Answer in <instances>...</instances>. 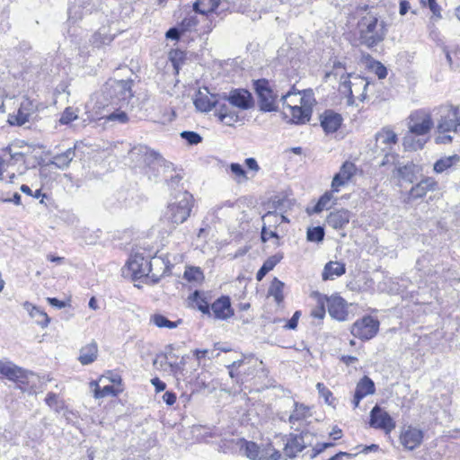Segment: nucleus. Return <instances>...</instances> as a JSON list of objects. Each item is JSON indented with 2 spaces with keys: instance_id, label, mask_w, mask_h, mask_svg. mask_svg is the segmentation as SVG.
Here are the masks:
<instances>
[{
  "instance_id": "obj_44",
  "label": "nucleus",
  "mask_w": 460,
  "mask_h": 460,
  "mask_svg": "<svg viewBox=\"0 0 460 460\" xmlns=\"http://www.w3.org/2000/svg\"><path fill=\"white\" fill-rule=\"evenodd\" d=\"M261 219L264 226L273 230H276L277 227L280 226L279 214L276 210L268 211L262 216Z\"/></svg>"
},
{
  "instance_id": "obj_49",
  "label": "nucleus",
  "mask_w": 460,
  "mask_h": 460,
  "mask_svg": "<svg viewBox=\"0 0 460 460\" xmlns=\"http://www.w3.org/2000/svg\"><path fill=\"white\" fill-rule=\"evenodd\" d=\"M181 137L184 139L189 145H198L202 141V137L194 131H182Z\"/></svg>"
},
{
  "instance_id": "obj_28",
  "label": "nucleus",
  "mask_w": 460,
  "mask_h": 460,
  "mask_svg": "<svg viewBox=\"0 0 460 460\" xmlns=\"http://www.w3.org/2000/svg\"><path fill=\"white\" fill-rule=\"evenodd\" d=\"M189 299L195 304V306L204 314L211 317L209 296L203 291L196 290L190 296Z\"/></svg>"
},
{
  "instance_id": "obj_31",
  "label": "nucleus",
  "mask_w": 460,
  "mask_h": 460,
  "mask_svg": "<svg viewBox=\"0 0 460 460\" xmlns=\"http://www.w3.org/2000/svg\"><path fill=\"white\" fill-rule=\"evenodd\" d=\"M346 272L345 264L339 261H329L325 264L322 277L323 279H332L334 277H340Z\"/></svg>"
},
{
  "instance_id": "obj_32",
  "label": "nucleus",
  "mask_w": 460,
  "mask_h": 460,
  "mask_svg": "<svg viewBox=\"0 0 460 460\" xmlns=\"http://www.w3.org/2000/svg\"><path fill=\"white\" fill-rule=\"evenodd\" d=\"M98 354V347L95 342H91L85 346H84L80 349L78 360L82 365H89L93 363Z\"/></svg>"
},
{
  "instance_id": "obj_48",
  "label": "nucleus",
  "mask_w": 460,
  "mask_h": 460,
  "mask_svg": "<svg viewBox=\"0 0 460 460\" xmlns=\"http://www.w3.org/2000/svg\"><path fill=\"white\" fill-rule=\"evenodd\" d=\"M332 199V194L331 192H325L318 200L316 205L313 208L314 213H320L323 209L327 208L331 200Z\"/></svg>"
},
{
  "instance_id": "obj_39",
  "label": "nucleus",
  "mask_w": 460,
  "mask_h": 460,
  "mask_svg": "<svg viewBox=\"0 0 460 460\" xmlns=\"http://www.w3.org/2000/svg\"><path fill=\"white\" fill-rule=\"evenodd\" d=\"M281 255H273L269 257L256 273V279L261 281L268 272L272 270L274 267L281 261Z\"/></svg>"
},
{
  "instance_id": "obj_9",
  "label": "nucleus",
  "mask_w": 460,
  "mask_h": 460,
  "mask_svg": "<svg viewBox=\"0 0 460 460\" xmlns=\"http://www.w3.org/2000/svg\"><path fill=\"white\" fill-rule=\"evenodd\" d=\"M300 93L299 91L296 92L293 86L286 94L281 96V102L283 106L289 110L291 119L295 123H305L309 120L311 116V110L309 108H304L298 106L296 101L291 100V103L288 102V99L292 97H297Z\"/></svg>"
},
{
  "instance_id": "obj_30",
  "label": "nucleus",
  "mask_w": 460,
  "mask_h": 460,
  "mask_svg": "<svg viewBox=\"0 0 460 460\" xmlns=\"http://www.w3.org/2000/svg\"><path fill=\"white\" fill-rule=\"evenodd\" d=\"M397 176L407 182L412 183L416 179L418 166L412 162L396 167Z\"/></svg>"
},
{
  "instance_id": "obj_42",
  "label": "nucleus",
  "mask_w": 460,
  "mask_h": 460,
  "mask_svg": "<svg viewBox=\"0 0 460 460\" xmlns=\"http://www.w3.org/2000/svg\"><path fill=\"white\" fill-rule=\"evenodd\" d=\"M113 40V37L108 33L106 28H101L96 31L91 39V42L94 47L100 48L102 45L111 43Z\"/></svg>"
},
{
  "instance_id": "obj_6",
  "label": "nucleus",
  "mask_w": 460,
  "mask_h": 460,
  "mask_svg": "<svg viewBox=\"0 0 460 460\" xmlns=\"http://www.w3.org/2000/svg\"><path fill=\"white\" fill-rule=\"evenodd\" d=\"M161 262L160 258L155 257L153 261H150L148 257L146 258L140 253H135L129 258L128 268L134 279H140L146 277L150 278L153 282H158L159 277L152 273V270L154 265L161 264Z\"/></svg>"
},
{
  "instance_id": "obj_64",
  "label": "nucleus",
  "mask_w": 460,
  "mask_h": 460,
  "mask_svg": "<svg viewBox=\"0 0 460 460\" xmlns=\"http://www.w3.org/2000/svg\"><path fill=\"white\" fill-rule=\"evenodd\" d=\"M325 449H326V446H323V443L322 444H316L313 447V449L311 450V453L309 454V456L311 458H314L316 456H318L319 454H321L322 452H323Z\"/></svg>"
},
{
  "instance_id": "obj_26",
  "label": "nucleus",
  "mask_w": 460,
  "mask_h": 460,
  "mask_svg": "<svg viewBox=\"0 0 460 460\" xmlns=\"http://www.w3.org/2000/svg\"><path fill=\"white\" fill-rule=\"evenodd\" d=\"M32 111V104L29 101L22 102L17 114L10 116L8 121L11 125L22 126L30 120Z\"/></svg>"
},
{
  "instance_id": "obj_56",
  "label": "nucleus",
  "mask_w": 460,
  "mask_h": 460,
  "mask_svg": "<svg viewBox=\"0 0 460 460\" xmlns=\"http://www.w3.org/2000/svg\"><path fill=\"white\" fill-rule=\"evenodd\" d=\"M372 67L379 79H384L387 76V69L382 63L376 61Z\"/></svg>"
},
{
  "instance_id": "obj_10",
  "label": "nucleus",
  "mask_w": 460,
  "mask_h": 460,
  "mask_svg": "<svg viewBox=\"0 0 460 460\" xmlns=\"http://www.w3.org/2000/svg\"><path fill=\"white\" fill-rule=\"evenodd\" d=\"M256 93L258 95V105L261 111L270 112L277 111L276 95L273 94L269 87V82L265 79L258 80L254 83Z\"/></svg>"
},
{
  "instance_id": "obj_15",
  "label": "nucleus",
  "mask_w": 460,
  "mask_h": 460,
  "mask_svg": "<svg viewBox=\"0 0 460 460\" xmlns=\"http://www.w3.org/2000/svg\"><path fill=\"white\" fill-rule=\"evenodd\" d=\"M398 137L390 128L385 127L376 134V147L388 157L393 147L397 144Z\"/></svg>"
},
{
  "instance_id": "obj_34",
  "label": "nucleus",
  "mask_w": 460,
  "mask_h": 460,
  "mask_svg": "<svg viewBox=\"0 0 460 460\" xmlns=\"http://www.w3.org/2000/svg\"><path fill=\"white\" fill-rule=\"evenodd\" d=\"M75 156V149L68 148L65 152L53 156L51 164L59 169H66L68 167L72 160Z\"/></svg>"
},
{
  "instance_id": "obj_3",
  "label": "nucleus",
  "mask_w": 460,
  "mask_h": 460,
  "mask_svg": "<svg viewBox=\"0 0 460 460\" xmlns=\"http://www.w3.org/2000/svg\"><path fill=\"white\" fill-rule=\"evenodd\" d=\"M193 203L194 199L190 192L183 191L179 193L174 198V200L168 204L164 212L163 219L173 226L184 223L190 216Z\"/></svg>"
},
{
  "instance_id": "obj_35",
  "label": "nucleus",
  "mask_w": 460,
  "mask_h": 460,
  "mask_svg": "<svg viewBox=\"0 0 460 460\" xmlns=\"http://www.w3.org/2000/svg\"><path fill=\"white\" fill-rule=\"evenodd\" d=\"M311 416L310 408L297 402H294V410L288 418L290 424L295 425L296 422L304 420Z\"/></svg>"
},
{
  "instance_id": "obj_41",
  "label": "nucleus",
  "mask_w": 460,
  "mask_h": 460,
  "mask_svg": "<svg viewBox=\"0 0 460 460\" xmlns=\"http://www.w3.org/2000/svg\"><path fill=\"white\" fill-rule=\"evenodd\" d=\"M375 393V384L367 376H364L357 385L355 394L364 398Z\"/></svg>"
},
{
  "instance_id": "obj_59",
  "label": "nucleus",
  "mask_w": 460,
  "mask_h": 460,
  "mask_svg": "<svg viewBox=\"0 0 460 460\" xmlns=\"http://www.w3.org/2000/svg\"><path fill=\"white\" fill-rule=\"evenodd\" d=\"M46 403L50 407L58 411V396L54 393H49L47 394V397L45 399Z\"/></svg>"
},
{
  "instance_id": "obj_7",
  "label": "nucleus",
  "mask_w": 460,
  "mask_h": 460,
  "mask_svg": "<svg viewBox=\"0 0 460 460\" xmlns=\"http://www.w3.org/2000/svg\"><path fill=\"white\" fill-rule=\"evenodd\" d=\"M379 326L377 318L364 315L352 324L351 334L361 341H369L377 334Z\"/></svg>"
},
{
  "instance_id": "obj_62",
  "label": "nucleus",
  "mask_w": 460,
  "mask_h": 460,
  "mask_svg": "<svg viewBox=\"0 0 460 460\" xmlns=\"http://www.w3.org/2000/svg\"><path fill=\"white\" fill-rule=\"evenodd\" d=\"M151 384L155 386L156 392H162L166 388V384L158 377L152 378Z\"/></svg>"
},
{
  "instance_id": "obj_29",
  "label": "nucleus",
  "mask_w": 460,
  "mask_h": 460,
  "mask_svg": "<svg viewBox=\"0 0 460 460\" xmlns=\"http://www.w3.org/2000/svg\"><path fill=\"white\" fill-rule=\"evenodd\" d=\"M427 141L428 137H422L408 131L402 138V146L407 151H417L422 149Z\"/></svg>"
},
{
  "instance_id": "obj_53",
  "label": "nucleus",
  "mask_w": 460,
  "mask_h": 460,
  "mask_svg": "<svg viewBox=\"0 0 460 460\" xmlns=\"http://www.w3.org/2000/svg\"><path fill=\"white\" fill-rule=\"evenodd\" d=\"M261 238L263 243H266L270 238H275V239L279 240V235L278 234L276 230H273V229L267 227L266 226L263 225L261 227Z\"/></svg>"
},
{
  "instance_id": "obj_18",
  "label": "nucleus",
  "mask_w": 460,
  "mask_h": 460,
  "mask_svg": "<svg viewBox=\"0 0 460 460\" xmlns=\"http://www.w3.org/2000/svg\"><path fill=\"white\" fill-rule=\"evenodd\" d=\"M219 94L210 93L208 88L199 90L193 99L194 105L199 111L208 112L215 109Z\"/></svg>"
},
{
  "instance_id": "obj_21",
  "label": "nucleus",
  "mask_w": 460,
  "mask_h": 460,
  "mask_svg": "<svg viewBox=\"0 0 460 460\" xmlns=\"http://www.w3.org/2000/svg\"><path fill=\"white\" fill-rule=\"evenodd\" d=\"M423 439V432L421 429L409 426L402 432L400 436L401 443L409 450L418 447Z\"/></svg>"
},
{
  "instance_id": "obj_52",
  "label": "nucleus",
  "mask_w": 460,
  "mask_h": 460,
  "mask_svg": "<svg viewBox=\"0 0 460 460\" xmlns=\"http://www.w3.org/2000/svg\"><path fill=\"white\" fill-rule=\"evenodd\" d=\"M184 278L189 281H198L203 278V274L199 269L190 268L185 270Z\"/></svg>"
},
{
  "instance_id": "obj_38",
  "label": "nucleus",
  "mask_w": 460,
  "mask_h": 460,
  "mask_svg": "<svg viewBox=\"0 0 460 460\" xmlns=\"http://www.w3.org/2000/svg\"><path fill=\"white\" fill-rule=\"evenodd\" d=\"M150 323L158 328L174 329L182 323V320L179 319L175 322H172L161 314H155L150 316Z\"/></svg>"
},
{
  "instance_id": "obj_12",
  "label": "nucleus",
  "mask_w": 460,
  "mask_h": 460,
  "mask_svg": "<svg viewBox=\"0 0 460 460\" xmlns=\"http://www.w3.org/2000/svg\"><path fill=\"white\" fill-rule=\"evenodd\" d=\"M369 425L371 428L384 430L386 434H389L396 426L389 413L378 405L374 406L370 411Z\"/></svg>"
},
{
  "instance_id": "obj_47",
  "label": "nucleus",
  "mask_w": 460,
  "mask_h": 460,
  "mask_svg": "<svg viewBox=\"0 0 460 460\" xmlns=\"http://www.w3.org/2000/svg\"><path fill=\"white\" fill-rule=\"evenodd\" d=\"M78 119V115L76 113V111L72 107H67L65 109V111L61 113L59 118V123L61 125H68L72 121Z\"/></svg>"
},
{
  "instance_id": "obj_20",
  "label": "nucleus",
  "mask_w": 460,
  "mask_h": 460,
  "mask_svg": "<svg viewBox=\"0 0 460 460\" xmlns=\"http://www.w3.org/2000/svg\"><path fill=\"white\" fill-rule=\"evenodd\" d=\"M326 300L329 314L338 321H345L348 316L346 301L339 296H332Z\"/></svg>"
},
{
  "instance_id": "obj_4",
  "label": "nucleus",
  "mask_w": 460,
  "mask_h": 460,
  "mask_svg": "<svg viewBox=\"0 0 460 460\" xmlns=\"http://www.w3.org/2000/svg\"><path fill=\"white\" fill-rule=\"evenodd\" d=\"M358 27V40L361 45L367 48H373L382 42L386 34L385 23L372 15L362 17Z\"/></svg>"
},
{
  "instance_id": "obj_40",
  "label": "nucleus",
  "mask_w": 460,
  "mask_h": 460,
  "mask_svg": "<svg viewBox=\"0 0 460 460\" xmlns=\"http://www.w3.org/2000/svg\"><path fill=\"white\" fill-rule=\"evenodd\" d=\"M285 284L278 278H274L268 289V296H273L276 303L279 305L284 300L283 289Z\"/></svg>"
},
{
  "instance_id": "obj_58",
  "label": "nucleus",
  "mask_w": 460,
  "mask_h": 460,
  "mask_svg": "<svg viewBox=\"0 0 460 460\" xmlns=\"http://www.w3.org/2000/svg\"><path fill=\"white\" fill-rule=\"evenodd\" d=\"M181 32L183 31L181 30L180 26L172 27L166 31L165 36L169 40H177L180 39Z\"/></svg>"
},
{
  "instance_id": "obj_43",
  "label": "nucleus",
  "mask_w": 460,
  "mask_h": 460,
  "mask_svg": "<svg viewBox=\"0 0 460 460\" xmlns=\"http://www.w3.org/2000/svg\"><path fill=\"white\" fill-rule=\"evenodd\" d=\"M91 386L93 387L94 397L96 399L103 398L110 395H117V393L113 385H109L101 388L97 382L93 381L91 382Z\"/></svg>"
},
{
  "instance_id": "obj_2",
  "label": "nucleus",
  "mask_w": 460,
  "mask_h": 460,
  "mask_svg": "<svg viewBox=\"0 0 460 460\" xmlns=\"http://www.w3.org/2000/svg\"><path fill=\"white\" fill-rule=\"evenodd\" d=\"M439 116L437 121L438 136L435 137L437 144H449L453 137L449 133L460 134V109L454 105H442L434 110Z\"/></svg>"
},
{
  "instance_id": "obj_16",
  "label": "nucleus",
  "mask_w": 460,
  "mask_h": 460,
  "mask_svg": "<svg viewBox=\"0 0 460 460\" xmlns=\"http://www.w3.org/2000/svg\"><path fill=\"white\" fill-rule=\"evenodd\" d=\"M0 374L13 382L25 383L29 372L8 360H0Z\"/></svg>"
},
{
  "instance_id": "obj_24",
  "label": "nucleus",
  "mask_w": 460,
  "mask_h": 460,
  "mask_svg": "<svg viewBox=\"0 0 460 460\" xmlns=\"http://www.w3.org/2000/svg\"><path fill=\"white\" fill-rule=\"evenodd\" d=\"M438 182L432 177H426L422 179L416 185L412 186L409 191L408 199H418L426 196L428 191L434 190Z\"/></svg>"
},
{
  "instance_id": "obj_14",
  "label": "nucleus",
  "mask_w": 460,
  "mask_h": 460,
  "mask_svg": "<svg viewBox=\"0 0 460 460\" xmlns=\"http://www.w3.org/2000/svg\"><path fill=\"white\" fill-rule=\"evenodd\" d=\"M349 75L346 77L341 76L339 91L344 95H351L353 93V88L359 87L362 88V93H359L358 98L360 101H365L367 98V91L369 86V82L365 77L355 76L353 80L349 79Z\"/></svg>"
},
{
  "instance_id": "obj_1",
  "label": "nucleus",
  "mask_w": 460,
  "mask_h": 460,
  "mask_svg": "<svg viewBox=\"0 0 460 460\" xmlns=\"http://www.w3.org/2000/svg\"><path fill=\"white\" fill-rule=\"evenodd\" d=\"M128 156L135 166L144 168L145 174L150 181H158L160 175L163 174L167 184L171 188H175L182 179L179 173L172 174L174 167L171 162L145 145H137L131 148Z\"/></svg>"
},
{
  "instance_id": "obj_11",
  "label": "nucleus",
  "mask_w": 460,
  "mask_h": 460,
  "mask_svg": "<svg viewBox=\"0 0 460 460\" xmlns=\"http://www.w3.org/2000/svg\"><path fill=\"white\" fill-rule=\"evenodd\" d=\"M246 456L252 460H279L281 454L270 444L260 447L254 442H246L244 447Z\"/></svg>"
},
{
  "instance_id": "obj_61",
  "label": "nucleus",
  "mask_w": 460,
  "mask_h": 460,
  "mask_svg": "<svg viewBox=\"0 0 460 460\" xmlns=\"http://www.w3.org/2000/svg\"><path fill=\"white\" fill-rule=\"evenodd\" d=\"M163 401L169 406L176 402V394L172 391H166L163 395Z\"/></svg>"
},
{
  "instance_id": "obj_63",
  "label": "nucleus",
  "mask_w": 460,
  "mask_h": 460,
  "mask_svg": "<svg viewBox=\"0 0 460 460\" xmlns=\"http://www.w3.org/2000/svg\"><path fill=\"white\" fill-rule=\"evenodd\" d=\"M244 164L252 171L258 172L260 170L257 161L252 157L246 158Z\"/></svg>"
},
{
  "instance_id": "obj_45",
  "label": "nucleus",
  "mask_w": 460,
  "mask_h": 460,
  "mask_svg": "<svg viewBox=\"0 0 460 460\" xmlns=\"http://www.w3.org/2000/svg\"><path fill=\"white\" fill-rule=\"evenodd\" d=\"M119 106L118 109H116L114 111L111 112L110 114L105 116V120L108 122H115L119 124H124L128 121V117L126 113V111L121 110Z\"/></svg>"
},
{
  "instance_id": "obj_54",
  "label": "nucleus",
  "mask_w": 460,
  "mask_h": 460,
  "mask_svg": "<svg viewBox=\"0 0 460 460\" xmlns=\"http://www.w3.org/2000/svg\"><path fill=\"white\" fill-rule=\"evenodd\" d=\"M311 316L319 320H323L324 318L325 307L324 303L322 299H320L317 303V305L314 309H312Z\"/></svg>"
},
{
  "instance_id": "obj_55",
  "label": "nucleus",
  "mask_w": 460,
  "mask_h": 460,
  "mask_svg": "<svg viewBox=\"0 0 460 460\" xmlns=\"http://www.w3.org/2000/svg\"><path fill=\"white\" fill-rule=\"evenodd\" d=\"M300 440H301V443H303L304 445V447H311L313 446L314 444V441L315 439V437L313 433L309 432V431H302L300 434Z\"/></svg>"
},
{
  "instance_id": "obj_13",
  "label": "nucleus",
  "mask_w": 460,
  "mask_h": 460,
  "mask_svg": "<svg viewBox=\"0 0 460 460\" xmlns=\"http://www.w3.org/2000/svg\"><path fill=\"white\" fill-rule=\"evenodd\" d=\"M226 93L219 94L215 106V116L226 126H233L239 120L238 114L230 107Z\"/></svg>"
},
{
  "instance_id": "obj_27",
  "label": "nucleus",
  "mask_w": 460,
  "mask_h": 460,
  "mask_svg": "<svg viewBox=\"0 0 460 460\" xmlns=\"http://www.w3.org/2000/svg\"><path fill=\"white\" fill-rule=\"evenodd\" d=\"M22 306L28 312L31 318L34 319L35 323L41 328H46L49 325L50 318L47 313H45L40 307L32 305L29 301L24 302Z\"/></svg>"
},
{
  "instance_id": "obj_8",
  "label": "nucleus",
  "mask_w": 460,
  "mask_h": 460,
  "mask_svg": "<svg viewBox=\"0 0 460 460\" xmlns=\"http://www.w3.org/2000/svg\"><path fill=\"white\" fill-rule=\"evenodd\" d=\"M433 125L434 122L431 115L424 110H419L410 115L408 131H411L417 136L429 138V134L433 128Z\"/></svg>"
},
{
  "instance_id": "obj_19",
  "label": "nucleus",
  "mask_w": 460,
  "mask_h": 460,
  "mask_svg": "<svg viewBox=\"0 0 460 460\" xmlns=\"http://www.w3.org/2000/svg\"><path fill=\"white\" fill-rule=\"evenodd\" d=\"M229 104L241 110H248L252 106V94L244 89H234L226 95Z\"/></svg>"
},
{
  "instance_id": "obj_46",
  "label": "nucleus",
  "mask_w": 460,
  "mask_h": 460,
  "mask_svg": "<svg viewBox=\"0 0 460 460\" xmlns=\"http://www.w3.org/2000/svg\"><path fill=\"white\" fill-rule=\"evenodd\" d=\"M324 229L322 226L309 227L306 232V238L309 242L320 243L324 238Z\"/></svg>"
},
{
  "instance_id": "obj_51",
  "label": "nucleus",
  "mask_w": 460,
  "mask_h": 460,
  "mask_svg": "<svg viewBox=\"0 0 460 460\" xmlns=\"http://www.w3.org/2000/svg\"><path fill=\"white\" fill-rule=\"evenodd\" d=\"M316 389L327 404L332 405L333 403L332 393L323 383H317Z\"/></svg>"
},
{
  "instance_id": "obj_33",
  "label": "nucleus",
  "mask_w": 460,
  "mask_h": 460,
  "mask_svg": "<svg viewBox=\"0 0 460 460\" xmlns=\"http://www.w3.org/2000/svg\"><path fill=\"white\" fill-rule=\"evenodd\" d=\"M299 438V434H296L291 436V438L288 440L284 447V455L287 457H295L299 452L305 449L304 445L301 443Z\"/></svg>"
},
{
  "instance_id": "obj_37",
  "label": "nucleus",
  "mask_w": 460,
  "mask_h": 460,
  "mask_svg": "<svg viewBox=\"0 0 460 460\" xmlns=\"http://www.w3.org/2000/svg\"><path fill=\"white\" fill-rule=\"evenodd\" d=\"M220 0H196L193 4V10L200 14H208L216 11Z\"/></svg>"
},
{
  "instance_id": "obj_5",
  "label": "nucleus",
  "mask_w": 460,
  "mask_h": 460,
  "mask_svg": "<svg viewBox=\"0 0 460 460\" xmlns=\"http://www.w3.org/2000/svg\"><path fill=\"white\" fill-rule=\"evenodd\" d=\"M103 94L110 104L124 108L128 106L133 97L131 82L125 80H111L106 83L103 88Z\"/></svg>"
},
{
  "instance_id": "obj_22",
  "label": "nucleus",
  "mask_w": 460,
  "mask_h": 460,
  "mask_svg": "<svg viewBox=\"0 0 460 460\" xmlns=\"http://www.w3.org/2000/svg\"><path fill=\"white\" fill-rule=\"evenodd\" d=\"M356 166L353 163L345 162L340 171L334 175L332 181V189L333 191H339V188L344 186L354 175Z\"/></svg>"
},
{
  "instance_id": "obj_60",
  "label": "nucleus",
  "mask_w": 460,
  "mask_h": 460,
  "mask_svg": "<svg viewBox=\"0 0 460 460\" xmlns=\"http://www.w3.org/2000/svg\"><path fill=\"white\" fill-rule=\"evenodd\" d=\"M429 8L432 12L433 16H435L437 19H441V8L437 4L436 0H429Z\"/></svg>"
},
{
  "instance_id": "obj_50",
  "label": "nucleus",
  "mask_w": 460,
  "mask_h": 460,
  "mask_svg": "<svg viewBox=\"0 0 460 460\" xmlns=\"http://www.w3.org/2000/svg\"><path fill=\"white\" fill-rule=\"evenodd\" d=\"M198 24V19L195 15H189L185 17L180 23L181 30L185 31H191Z\"/></svg>"
},
{
  "instance_id": "obj_25",
  "label": "nucleus",
  "mask_w": 460,
  "mask_h": 460,
  "mask_svg": "<svg viewBox=\"0 0 460 460\" xmlns=\"http://www.w3.org/2000/svg\"><path fill=\"white\" fill-rule=\"evenodd\" d=\"M349 211L347 209H340L331 212L326 218V223L333 229H342L349 224Z\"/></svg>"
},
{
  "instance_id": "obj_17",
  "label": "nucleus",
  "mask_w": 460,
  "mask_h": 460,
  "mask_svg": "<svg viewBox=\"0 0 460 460\" xmlns=\"http://www.w3.org/2000/svg\"><path fill=\"white\" fill-rule=\"evenodd\" d=\"M211 316L217 320H227L234 315L230 297L222 296L210 305Z\"/></svg>"
},
{
  "instance_id": "obj_23",
  "label": "nucleus",
  "mask_w": 460,
  "mask_h": 460,
  "mask_svg": "<svg viewBox=\"0 0 460 460\" xmlns=\"http://www.w3.org/2000/svg\"><path fill=\"white\" fill-rule=\"evenodd\" d=\"M342 120L341 115L332 110L325 111L320 117L321 126L326 134L336 132Z\"/></svg>"
},
{
  "instance_id": "obj_57",
  "label": "nucleus",
  "mask_w": 460,
  "mask_h": 460,
  "mask_svg": "<svg viewBox=\"0 0 460 460\" xmlns=\"http://www.w3.org/2000/svg\"><path fill=\"white\" fill-rule=\"evenodd\" d=\"M230 170L235 176L246 178V172L240 164L232 163L230 164Z\"/></svg>"
},
{
  "instance_id": "obj_36",
  "label": "nucleus",
  "mask_w": 460,
  "mask_h": 460,
  "mask_svg": "<svg viewBox=\"0 0 460 460\" xmlns=\"http://www.w3.org/2000/svg\"><path fill=\"white\" fill-rule=\"evenodd\" d=\"M460 162V156L458 155H453L449 156H445L438 159L433 166V170L437 173H442L443 172L450 169L454 165L457 164Z\"/></svg>"
}]
</instances>
